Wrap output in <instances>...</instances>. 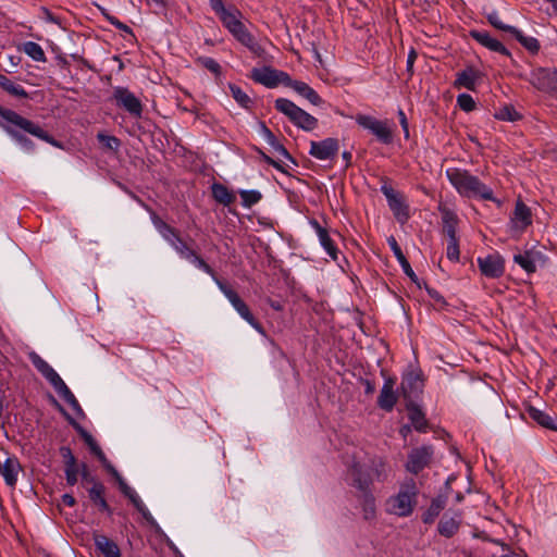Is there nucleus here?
<instances>
[{
    "instance_id": "nucleus-19",
    "label": "nucleus",
    "mask_w": 557,
    "mask_h": 557,
    "mask_svg": "<svg viewBox=\"0 0 557 557\" xmlns=\"http://www.w3.org/2000/svg\"><path fill=\"white\" fill-rule=\"evenodd\" d=\"M106 486L102 482H95V484L88 488V496L90 502L98 508L100 512H106L108 516L113 513V509L108 504L106 495Z\"/></svg>"
},
{
    "instance_id": "nucleus-61",
    "label": "nucleus",
    "mask_w": 557,
    "mask_h": 557,
    "mask_svg": "<svg viewBox=\"0 0 557 557\" xmlns=\"http://www.w3.org/2000/svg\"><path fill=\"white\" fill-rule=\"evenodd\" d=\"M276 74H277V78H276L277 79V85L278 84H283V85H285L287 87L293 88L294 83L298 82V81L292 79L289 74H287L286 72L277 70Z\"/></svg>"
},
{
    "instance_id": "nucleus-10",
    "label": "nucleus",
    "mask_w": 557,
    "mask_h": 557,
    "mask_svg": "<svg viewBox=\"0 0 557 557\" xmlns=\"http://www.w3.org/2000/svg\"><path fill=\"white\" fill-rule=\"evenodd\" d=\"M348 475L350 479L349 484L357 488L360 494L372 492L374 481L372 474L360 462L355 461L351 463L348 468Z\"/></svg>"
},
{
    "instance_id": "nucleus-49",
    "label": "nucleus",
    "mask_w": 557,
    "mask_h": 557,
    "mask_svg": "<svg viewBox=\"0 0 557 557\" xmlns=\"http://www.w3.org/2000/svg\"><path fill=\"white\" fill-rule=\"evenodd\" d=\"M239 196L245 208H251L262 198L261 193L258 190H239Z\"/></svg>"
},
{
    "instance_id": "nucleus-26",
    "label": "nucleus",
    "mask_w": 557,
    "mask_h": 557,
    "mask_svg": "<svg viewBox=\"0 0 557 557\" xmlns=\"http://www.w3.org/2000/svg\"><path fill=\"white\" fill-rule=\"evenodd\" d=\"M94 543L96 549L104 557H121L119 545L110 537L103 534L94 533Z\"/></svg>"
},
{
    "instance_id": "nucleus-56",
    "label": "nucleus",
    "mask_w": 557,
    "mask_h": 557,
    "mask_svg": "<svg viewBox=\"0 0 557 557\" xmlns=\"http://www.w3.org/2000/svg\"><path fill=\"white\" fill-rule=\"evenodd\" d=\"M446 255L450 261H459V239L448 240Z\"/></svg>"
},
{
    "instance_id": "nucleus-29",
    "label": "nucleus",
    "mask_w": 557,
    "mask_h": 557,
    "mask_svg": "<svg viewBox=\"0 0 557 557\" xmlns=\"http://www.w3.org/2000/svg\"><path fill=\"white\" fill-rule=\"evenodd\" d=\"M479 72L472 66L467 67L466 70L458 72L456 81L454 83V87L456 88H467L469 90L475 89L476 81L479 79Z\"/></svg>"
},
{
    "instance_id": "nucleus-31",
    "label": "nucleus",
    "mask_w": 557,
    "mask_h": 557,
    "mask_svg": "<svg viewBox=\"0 0 557 557\" xmlns=\"http://www.w3.org/2000/svg\"><path fill=\"white\" fill-rule=\"evenodd\" d=\"M368 469L372 474L373 480H376L377 482H384L388 478V463L383 457L375 456L371 458Z\"/></svg>"
},
{
    "instance_id": "nucleus-53",
    "label": "nucleus",
    "mask_w": 557,
    "mask_h": 557,
    "mask_svg": "<svg viewBox=\"0 0 557 557\" xmlns=\"http://www.w3.org/2000/svg\"><path fill=\"white\" fill-rule=\"evenodd\" d=\"M424 287H425V290L428 292L429 296L434 300V306L436 307V309L443 310L444 308H446L448 306L447 301L441 295L440 292H437L433 287H430L425 282H424Z\"/></svg>"
},
{
    "instance_id": "nucleus-33",
    "label": "nucleus",
    "mask_w": 557,
    "mask_h": 557,
    "mask_svg": "<svg viewBox=\"0 0 557 557\" xmlns=\"http://www.w3.org/2000/svg\"><path fill=\"white\" fill-rule=\"evenodd\" d=\"M211 190L214 200L223 206H230L236 200L235 194L221 183H213Z\"/></svg>"
},
{
    "instance_id": "nucleus-1",
    "label": "nucleus",
    "mask_w": 557,
    "mask_h": 557,
    "mask_svg": "<svg viewBox=\"0 0 557 557\" xmlns=\"http://www.w3.org/2000/svg\"><path fill=\"white\" fill-rule=\"evenodd\" d=\"M0 117L3 120V122H0L1 127L18 144L27 149H32L34 144L29 138L21 134L20 131H24L25 133H28L54 147H61V144L38 124L22 116L13 110L0 106Z\"/></svg>"
},
{
    "instance_id": "nucleus-63",
    "label": "nucleus",
    "mask_w": 557,
    "mask_h": 557,
    "mask_svg": "<svg viewBox=\"0 0 557 557\" xmlns=\"http://www.w3.org/2000/svg\"><path fill=\"white\" fill-rule=\"evenodd\" d=\"M250 32L247 27L242 23L236 29H234L231 34L240 42V40L245 39V36Z\"/></svg>"
},
{
    "instance_id": "nucleus-52",
    "label": "nucleus",
    "mask_w": 557,
    "mask_h": 557,
    "mask_svg": "<svg viewBox=\"0 0 557 557\" xmlns=\"http://www.w3.org/2000/svg\"><path fill=\"white\" fill-rule=\"evenodd\" d=\"M59 450L63 459L64 468L79 467L76 457L73 455L72 449L69 446H61Z\"/></svg>"
},
{
    "instance_id": "nucleus-59",
    "label": "nucleus",
    "mask_w": 557,
    "mask_h": 557,
    "mask_svg": "<svg viewBox=\"0 0 557 557\" xmlns=\"http://www.w3.org/2000/svg\"><path fill=\"white\" fill-rule=\"evenodd\" d=\"M79 470V467L64 468L66 483L70 486H74L77 483Z\"/></svg>"
},
{
    "instance_id": "nucleus-35",
    "label": "nucleus",
    "mask_w": 557,
    "mask_h": 557,
    "mask_svg": "<svg viewBox=\"0 0 557 557\" xmlns=\"http://www.w3.org/2000/svg\"><path fill=\"white\" fill-rule=\"evenodd\" d=\"M261 131L263 136L265 137L268 144L281 156L285 157L286 159L290 160L293 163L296 164L295 159L290 156V153L287 151V149L277 140L275 135L272 133V131L264 124L261 123Z\"/></svg>"
},
{
    "instance_id": "nucleus-25",
    "label": "nucleus",
    "mask_w": 557,
    "mask_h": 557,
    "mask_svg": "<svg viewBox=\"0 0 557 557\" xmlns=\"http://www.w3.org/2000/svg\"><path fill=\"white\" fill-rule=\"evenodd\" d=\"M277 70L271 66H263L262 69H252L250 78L268 88H275L277 86Z\"/></svg>"
},
{
    "instance_id": "nucleus-64",
    "label": "nucleus",
    "mask_w": 557,
    "mask_h": 557,
    "mask_svg": "<svg viewBox=\"0 0 557 557\" xmlns=\"http://www.w3.org/2000/svg\"><path fill=\"white\" fill-rule=\"evenodd\" d=\"M210 5L218 16L228 9L224 7L222 0H210Z\"/></svg>"
},
{
    "instance_id": "nucleus-11",
    "label": "nucleus",
    "mask_w": 557,
    "mask_h": 557,
    "mask_svg": "<svg viewBox=\"0 0 557 557\" xmlns=\"http://www.w3.org/2000/svg\"><path fill=\"white\" fill-rule=\"evenodd\" d=\"M339 150L337 138L329 137L320 141H310L309 154L318 160H333Z\"/></svg>"
},
{
    "instance_id": "nucleus-23",
    "label": "nucleus",
    "mask_w": 557,
    "mask_h": 557,
    "mask_svg": "<svg viewBox=\"0 0 557 557\" xmlns=\"http://www.w3.org/2000/svg\"><path fill=\"white\" fill-rule=\"evenodd\" d=\"M310 224L315 230L320 244L325 249L327 255L333 260H337L338 249L333 239L331 238L329 231L325 227H323L315 219H312L310 221Z\"/></svg>"
},
{
    "instance_id": "nucleus-5",
    "label": "nucleus",
    "mask_w": 557,
    "mask_h": 557,
    "mask_svg": "<svg viewBox=\"0 0 557 557\" xmlns=\"http://www.w3.org/2000/svg\"><path fill=\"white\" fill-rule=\"evenodd\" d=\"M382 182L383 185L381 186V191L386 197L388 207L395 219L401 224L406 223L409 220L410 214L409 206L406 202L405 196L389 185L388 177H382Z\"/></svg>"
},
{
    "instance_id": "nucleus-42",
    "label": "nucleus",
    "mask_w": 557,
    "mask_h": 557,
    "mask_svg": "<svg viewBox=\"0 0 557 557\" xmlns=\"http://www.w3.org/2000/svg\"><path fill=\"white\" fill-rule=\"evenodd\" d=\"M494 117L500 121L516 122L522 117V115L515 109L513 106L508 104L500 108L495 112Z\"/></svg>"
},
{
    "instance_id": "nucleus-16",
    "label": "nucleus",
    "mask_w": 557,
    "mask_h": 557,
    "mask_svg": "<svg viewBox=\"0 0 557 557\" xmlns=\"http://www.w3.org/2000/svg\"><path fill=\"white\" fill-rule=\"evenodd\" d=\"M461 522L462 515L460 511L448 510L442 516L437 524V531L442 536L450 539L458 533Z\"/></svg>"
},
{
    "instance_id": "nucleus-18",
    "label": "nucleus",
    "mask_w": 557,
    "mask_h": 557,
    "mask_svg": "<svg viewBox=\"0 0 557 557\" xmlns=\"http://www.w3.org/2000/svg\"><path fill=\"white\" fill-rule=\"evenodd\" d=\"M395 384H396L395 377H392V376L385 377L383 387L377 397V406L386 412H391L394 409V407L397 403V399H398L396 393L394 392Z\"/></svg>"
},
{
    "instance_id": "nucleus-38",
    "label": "nucleus",
    "mask_w": 557,
    "mask_h": 557,
    "mask_svg": "<svg viewBox=\"0 0 557 557\" xmlns=\"http://www.w3.org/2000/svg\"><path fill=\"white\" fill-rule=\"evenodd\" d=\"M511 35L532 54H536L540 51L541 45L536 38L524 36L517 27Z\"/></svg>"
},
{
    "instance_id": "nucleus-7",
    "label": "nucleus",
    "mask_w": 557,
    "mask_h": 557,
    "mask_svg": "<svg viewBox=\"0 0 557 557\" xmlns=\"http://www.w3.org/2000/svg\"><path fill=\"white\" fill-rule=\"evenodd\" d=\"M113 99L119 108H122L135 119L143 116L144 106L126 87H115L113 89Z\"/></svg>"
},
{
    "instance_id": "nucleus-37",
    "label": "nucleus",
    "mask_w": 557,
    "mask_h": 557,
    "mask_svg": "<svg viewBox=\"0 0 557 557\" xmlns=\"http://www.w3.org/2000/svg\"><path fill=\"white\" fill-rule=\"evenodd\" d=\"M0 88L17 98H29L28 92L21 86L14 84L9 77L0 73Z\"/></svg>"
},
{
    "instance_id": "nucleus-39",
    "label": "nucleus",
    "mask_w": 557,
    "mask_h": 557,
    "mask_svg": "<svg viewBox=\"0 0 557 557\" xmlns=\"http://www.w3.org/2000/svg\"><path fill=\"white\" fill-rule=\"evenodd\" d=\"M21 50L26 53L29 58L37 62H46L47 58L44 49L34 41H26L22 45Z\"/></svg>"
},
{
    "instance_id": "nucleus-48",
    "label": "nucleus",
    "mask_w": 557,
    "mask_h": 557,
    "mask_svg": "<svg viewBox=\"0 0 557 557\" xmlns=\"http://www.w3.org/2000/svg\"><path fill=\"white\" fill-rule=\"evenodd\" d=\"M240 44L247 47L256 57L260 58L265 53L262 46L256 40L251 33L247 34L245 39L240 40Z\"/></svg>"
},
{
    "instance_id": "nucleus-55",
    "label": "nucleus",
    "mask_w": 557,
    "mask_h": 557,
    "mask_svg": "<svg viewBox=\"0 0 557 557\" xmlns=\"http://www.w3.org/2000/svg\"><path fill=\"white\" fill-rule=\"evenodd\" d=\"M459 108L466 112H471L475 109V101L469 94H460L457 97Z\"/></svg>"
},
{
    "instance_id": "nucleus-21",
    "label": "nucleus",
    "mask_w": 557,
    "mask_h": 557,
    "mask_svg": "<svg viewBox=\"0 0 557 557\" xmlns=\"http://www.w3.org/2000/svg\"><path fill=\"white\" fill-rule=\"evenodd\" d=\"M406 409L408 411V418L416 429V431L424 433L429 428V421L425 418L421 407L413 400L406 403Z\"/></svg>"
},
{
    "instance_id": "nucleus-20",
    "label": "nucleus",
    "mask_w": 557,
    "mask_h": 557,
    "mask_svg": "<svg viewBox=\"0 0 557 557\" xmlns=\"http://www.w3.org/2000/svg\"><path fill=\"white\" fill-rule=\"evenodd\" d=\"M470 35L475 41L486 47L491 51L498 52L506 57L511 55L509 50L499 40L491 37V35L487 32L471 30Z\"/></svg>"
},
{
    "instance_id": "nucleus-34",
    "label": "nucleus",
    "mask_w": 557,
    "mask_h": 557,
    "mask_svg": "<svg viewBox=\"0 0 557 557\" xmlns=\"http://www.w3.org/2000/svg\"><path fill=\"white\" fill-rule=\"evenodd\" d=\"M512 221L517 224L520 223L521 230L527 228L532 223L531 210L521 200L516 202Z\"/></svg>"
},
{
    "instance_id": "nucleus-45",
    "label": "nucleus",
    "mask_w": 557,
    "mask_h": 557,
    "mask_svg": "<svg viewBox=\"0 0 557 557\" xmlns=\"http://www.w3.org/2000/svg\"><path fill=\"white\" fill-rule=\"evenodd\" d=\"M57 393L71 406V408L76 412V414L83 416V409L75 398L74 394L71 392V389L65 384Z\"/></svg>"
},
{
    "instance_id": "nucleus-36",
    "label": "nucleus",
    "mask_w": 557,
    "mask_h": 557,
    "mask_svg": "<svg viewBox=\"0 0 557 557\" xmlns=\"http://www.w3.org/2000/svg\"><path fill=\"white\" fill-rule=\"evenodd\" d=\"M293 89L314 106H320L323 102L318 92L305 82L298 81L294 83Z\"/></svg>"
},
{
    "instance_id": "nucleus-6",
    "label": "nucleus",
    "mask_w": 557,
    "mask_h": 557,
    "mask_svg": "<svg viewBox=\"0 0 557 557\" xmlns=\"http://www.w3.org/2000/svg\"><path fill=\"white\" fill-rule=\"evenodd\" d=\"M530 83L536 89L557 98V69H534L531 72Z\"/></svg>"
},
{
    "instance_id": "nucleus-24",
    "label": "nucleus",
    "mask_w": 557,
    "mask_h": 557,
    "mask_svg": "<svg viewBox=\"0 0 557 557\" xmlns=\"http://www.w3.org/2000/svg\"><path fill=\"white\" fill-rule=\"evenodd\" d=\"M387 243L392 249V251L394 252V256L396 257L397 261L400 263L405 274L413 282L418 285V287L421 288V284L419 282V278L418 276L416 275V273L413 272L410 263L408 262L407 258L405 257V255L403 253V250L400 248V246L398 245L396 238L394 236H391L388 237L387 239Z\"/></svg>"
},
{
    "instance_id": "nucleus-60",
    "label": "nucleus",
    "mask_w": 557,
    "mask_h": 557,
    "mask_svg": "<svg viewBox=\"0 0 557 557\" xmlns=\"http://www.w3.org/2000/svg\"><path fill=\"white\" fill-rule=\"evenodd\" d=\"M81 470H79V473L82 475V480H83V483H89L91 484V486L95 484V482H100L99 480H97L95 476H92L89 471H88V468H87V465L86 463H82L79 466Z\"/></svg>"
},
{
    "instance_id": "nucleus-3",
    "label": "nucleus",
    "mask_w": 557,
    "mask_h": 557,
    "mask_svg": "<svg viewBox=\"0 0 557 557\" xmlns=\"http://www.w3.org/2000/svg\"><path fill=\"white\" fill-rule=\"evenodd\" d=\"M418 494L419 490L414 479L405 480L398 493L388 500L391 511L398 517L410 516L418 503Z\"/></svg>"
},
{
    "instance_id": "nucleus-47",
    "label": "nucleus",
    "mask_w": 557,
    "mask_h": 557,
    "mask_svg": "<svg viewBox=\"0 0 557 557\" xmlns=\"http://www.w3.org/2000/svg\"><path fill=\"white\" fill-rule=\"evenodd\" d=\"M240 44L247 47L256 57L260 58L265 53L262 46L256 40L251 33L247 34L245 39L240 40Z\"/></svg>"
},
{
    "instance_id": "nucleus-50",
    "label": "nucleus",
    "mask_w": 557,
    "mask_h": 557,
    "mask_svg": "<svg viewBox=\"0 0 557 557\" xmlns=\"http://www.w3.org/2000/svg\"><path fill=\"white\" fill-rule=\"evenodd\" d=\"M196 62L213 73L215 76H220L222 74L221 65L212 58L209 57H199Z\"/></svg>"
},
{
    "instance_id": "nucleus-44",
    "label": "nucleus",
    "mask_w": 557,
    "mask_h": 557,
    "mask_svg": "<svg viewBox=\"0 0 557 557\" xmlns=\"http://www.w3.org/2000/svg\"><path fill=\"white\" fill-rule=\"evenodd\" d=\"M216 284L221 292L225 295V297L230 300L234 309L236 310L243 302H245L239 295L231 288L227 284L224 282L216 280Z\"/></svg>"
},
{
    "instance_id": "nucleus-51",
    "label": "nucleus",
    "mask_w": 557,
    "mask_h": 557,
    "mask_svg": "<svg viewBox=\"0 0 557 557\" xmlns=\"http://www.w3.org/2000/svg\"><path fill=\"white\" fill-rule=\"evenodd\" d=\"M487 21L488 23L499 29V30H503V32H506V33H509V34H512V32L515 30V26H510V25H507L505 23H503V21L500 20L499 17V14L497 12H492L490 14H487Z\"/></svg>"
},
{
    "instance_id": "nucleus-30",
    "label": "nucleus",
    "mask_w": 557,
    "mask_h": 557,
    "mask_svg": "<svg viewBox=\"0 0 557 557\" xmlns=\"http://www.w3.org/2000/svg\"><path fill=\"white\" fill-rule=\"evenodd\" d=\"M528 413L541 426L557 432V416H550L533 406L528 408Z\"/></svg>"
},
{
    "instance_id": "nucleus-32",
    "label": "nucleus",
    "mask_w": 557,
    "mask_h": 557,
    "mask_svg": "<svg viewBox=\"0 0 557 557\" xmlns=\"http://www.w3.org/2000/svg\"><path fill=\"white\" fill-rule=\"evenodd\" d=\"M242 12L235 8L234 5H231L225 12H223L221 15H219L220 21L222 22L223 26L232 33L234 29H236L239 25H242Z\"/></svg>"
},
{
    "instance_id": "nucleus-14",
    "label": "nucleus",
    "mask_w": 557,
    "mask_h": 557,
    "mask_svg": "<svg viewBox=\"0 0 557 557\" xmlns=\"http://www.w3.org/2000/svg\"><path fill=\"white\" fill-rule=\"evenodd\" d=\"M28 357L36 370L53 386L55 391H59V388L65 385L61 376L37 352L32 351Z\"/></svg>"
},
{
    "instance_id": "nucleus-54",
    "label": "nucleus",
    "mask_w": 557,
    "mask_h": 557,
    "mask_svg": "<svg viewBox=\"0 0 557 557\" xmlns=\"http://www.w3.org/2000/svg\"><path fill=\"white\" fill-rule=\"evenodd\" d=\"M97 138L103 147H106L110 150H117L121 146L120 139L116 138L115 136L99 133L97 135Z\"/></svg>"
},
{
    "instance_id": "nucleus-8",
    "label": "nucleus",
    "mask_w": 557,
    "mask_h": 557,
    "mask_svg": "<svg viewBox=\"0 0 557 557\" xmlns=\"http://www.w3.org/2000/svg\"><path fill=\"white\" fill-rule=\"evenodd\" d=\"M359 126L370 131L380 143L389 145L393 143V132L386 121H380L371 115L359 114L356 117Z\"/></svg>"
},
{
    "instance_id": "nucleus-17",
    "label": "nucleus",
    "mask_w": 557,
    "mask_h": 557,
    "mask_svg": "<svg viewBox=\"0 0 557 557\" xmlns=\"http://www.w3.org/2000/svg\"><path fill=\"white\" fill-rule=\"evenodd\" d=\"M50 399L51 403L60 410V412L64 414L70 424L73 425V428L77 431V433L83 438L85 444L89 447L91 454L96 455L99 450H101V447L98 445L94 436L88 431H86L79 423H77L52 395H50Z\"/></svg>"
},
{
    "instance_id": "nucleus-28",
    "label": "nucleus",
    "mask_w": 557,
    "mask_h": 557,
    "mask_svg": "<svg viewBox=\"0 0 557 557\" xmlns=\"http://www.w3.org/2000/svg\"><path fill=\"white\" fill-rule=\"evenodd\" d=\"M148 211L150 212V219L154 227L161 236L171 244L180 235V231L164 222L153 210L148 208Z\"/></svg>"
},
{
    "instance_id": "nucleus-22",
    "label": "nucleus",
    "mask_w": 557,
    "mask_h": 557,
    "mask_svg": "<svg viewBox=\"0 0 557 557\" xmlns=\"http://www.w3.org/2000/svg\"><path fill=\"white\" fill-rule=\"evenodd\" d=\"M438 211L442 214L443 234L448 237V240L458 239L457 225L459 220L457 214L445 206H440Z\"/></svg>"
},
{
    "instance_id": "nucleus-15",
    "label": "nucleus",
    "mask_w": 557,
    "mask_h": 557,
    "mask_svg": "<svg viewBox=\"0 0 557 557\" xmlns=\"http://www.w3.org/2000/svg\"><path fill=\"white\" fill-rule=\"evenodd\" d=\"M120 492L129 499L133 506L138 510V512H140L145 521L154 530L156 533H162V529L156 519L151 516L150 511L144 505L137 493L128 484Z\"/></svg>"
},
{
    "instance_id": "nucleus-46",
    "label": "nucleus",
    "mask_w": 557,
    "mask_h": 557,
    "mask_svg": "<svg viewBox=\"0 0 557 557\" xmlns=\"http://www.w3.org/2000/svg\"><path fill=\"white\" fill-rule=\"evenodd\" d=\"M513 261L518 263L528 273H533L536 271V265L533 259L531 258V253L529 251H525L524 253L515 255Z\"/></svg>"
},
{
    "instance_id": "nucleus-2",
    "label": "nucleus",
    "mask_w": 557,
    "mask_h": 557,
    "mask_svg": "<svg viewBox=\"0 0 557 557\" xmlns=\"http://www.w3.org/2000/svg\"><path fill=\"white\" fill-rule=\"evenodd\" d=\"M446 176L450 184L456 188L460 196L467 198H481L495 201L491 187L482 183L479 177L470 174L467 170L449 168L446 170Z\"/></svg>"
},
{
    "instance_id": "nucleus-40",
    "label": "nucleus",
    "mask_w": 557,
    "mask_h": 557,
    "mask_svg": "<svg viewBox=\"0 0 557 557\" xmlns=\"http://www.w3.org/2000/svg\"><path fill=\"white\" fill-rule=\"evenodd\" d=\"M360 498H362V510H363V518L366 520H372L375 518L376 515V506H375V498L373 496L372 492L369 493H362L360 494Z\"/></svg>"
},
{
    "instance_id": "nucleus-9",
    "label": "nucleus",
    "mask_w": 557,
    "mask_h": 557,
    "mask_svg": "<svg viewBox=\"0 0 557 557\" xmlns=\"http://www.w3.org/2000/svg\"><path fill=\"white\" fill-rule=\"evenodd\" d=\"M434 449L430 445H423L412 448L408 454L406 470L412 474H419L424 468L432 462Z\"/></svg>"
},
{
    "instance_id": "nucleus-13",
    "label": "nucleus",
    "mask_w": 557,
    "mask_h": 557,
    "mask_svg": "<svg viewBox=\"0 0 557 557\" xmlns=\"http://www.w3.org/2000/svg\"><path fill=\"white\" fill-rule=\"evenodd\" d=\"M478 265L481 273L488 278H498L505 272V260L497 252L478 258Z\"/></svg>"
},
{
    "instance_id": "nucleus-12",
    "label": "nucleus",
    "mask_w": 557,
    "mask_h": 557,
    "mask_svg": "<svg viewBox=\"0 0 557 557\" xmlns=\"http://www.w3.org/2000/svg\"><path fill=\"white\" fill-rule=\"evenodd\" d=\"M424 383L420 372H409L403 376L401 395L406 403L417 399L423 392Z\"/></svg>"
},
{
    "instance_id": "nucleus-62",
    "label": "nucleus",
    "mask_w": 557,
    "mask_h": 557,
    "mask_svg": "<svg viewBox=\"0 0 557 557\" xmlns=\"http://www.w3.org/2000/svg\"><path fill=\"white\" fill-rule=\"evenodd\" d=\"M417 58H418L417 51L413 48H411L408 53V57H407V67H406L409 77H411L413 75V64H414Z\"/></svg>"
},
{
    "instance_id": "nucleus-58",
    "label": "nucleus",
    "mask_w": 557,
    "mask_h": 557,
    "mask_svg": "<svg viewBox=\"0 0 557 557\" xmlns=\"http://www.w3.org/2000/svg\"><path fill=\"white\" fill-rule=\"evenodd\" d=\"M191 263H194L197 268L205 271L207 274L211 275L215 281L218 280L213 268L209 263H207L206 260L200 255L195 260H193Z\"/></svg>"
},
{
    "instance_id": "nucleus-27",
    "label": "nucleus",
    "mask_w": 557,
    "mask_h": 557,
    "mask_svg": "<svg viewBox=\"0 0 557 557\" xmlns=\"http://www.w3.org/2000/svg\"><path fill=\"white\" fill-rule=\"evenodd\" d=\"M447 497V493H445L440 494L432 499L429 508L422 513L421 519L423 523L432 524L435 521L441 511L446 507Z\"/></svg>"
},
{
    "instance_id": "nucleus-41",
    "label": "nucleus",
    "mask_w": 557,
    "mask_h": 557,
    "mask_svg": "<svg viewBox=\"0 0 557 557\" xmlns=\"http://www.w3.org/2000/svg\"><path fill=\"white\" fill-rule=\"evenodd\" d=\"M236 311L238 314L247 322L249 323L256 331H258L260 334H265L264 327L262 324L255 318V315L251 313L249 307L246 302H243Z\"/></svg>"
},
{
    "instance_id": "nucleus-57",
    "label": "nucleus",
    "mask_w": 557,
    "mask_h": 557,
    "mask_svg": "<svg viewBox=\"0 0 557 557\" xmlns=\"http://www.w3.org/2000/svg\"><path fill=\"white\" fill-rule=\"evenodd\" d=\"M176 252L184 258L185 255L190 250L191 247L181 237V234L170 244Z\"/></svg>"
},
{
    "instance_id": "nucleus-43",
    "label": "nucleus",
    "mask_w": 557,
    "mask_h": 557,
    "mask_svg": "<svg viewBox=\"0 0 557 557\" xmlns=\"http://www.w3.org/2000/svg\"><path fill=\"white\" fill-rule=\"evenodd\" d=\"M230 91L233 98L245 109H250L252 104L251 98L242 90V88L235 84L228 85Z\"/></svg>"
},
{
    "instance_id": "nucleus-4",
    "label": "nucleus",
    "mask_w": 557,
    "mask_h": 557,
    "mask_svg": "<svg viewBox=\"0 0 557 557\" xmlns=\"http://www.w3.org/2000/svg\"><path fill=\"white\" fill-rule=\"evenodd\" d=\"M274 107L277 111L285 114L293 124L306 132L313 131L318 125V120L313 115L286 98L276 99Z\"/></svg>"
}]
</instances>
